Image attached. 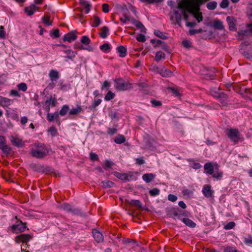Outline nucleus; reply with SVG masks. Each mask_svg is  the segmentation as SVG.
<instances>
[{
	"label": "nucleus",
	"instance_id": "f257e3e1",
	"mask_svg": "<svg viewBox=\"0 0 252 252\" xmlns=\"http://www.w3.org/2000/svg\"><path fill=\"white\" fill-rule=\"evenodd\" d=\"M59 208L67 213L72 214L73 215L80 216H85V214L82 212L81 209L79 208H74L68 203H63L59 206Z\"/></svg>",
	"mask_w": 252,
	"mask_h": 252
},
{
	"label": "nucleus",
	"instance_id": "f03ea898",
	"mask_svg": "<svg viewBox=\"0 0 252 252\" xmlns=\"http://www.w3.org/2000/svg\"><path fill=\"white\" fill-rule=\"evenodd\" d=\"M226 133L228 138L235 144L237 143L241 139V135L237 128H229L227 129Z\"/></svg>",
	"mask_w": 252,
	"mask_h": 252
},
{
	"label": "nucleus",
	"instance_id": "7ed1b4c3",
	"mask_svg": "<svg viewBox=\"0 0 252 252\" xmlns=\"http://www.w3.org/2000/svg\"><path fill=\"white\" fill-rule=\"evenodd\" d=\"M114 81L116 84L115 87L118 91H124L131 89L133 88L132 84L126 82L122 78H117L114 80Z\"/></svg>",
	"mask_w": 252,
	"mask_h": 252
},
{
	"label": "nucleus",
	"instance_id": "20e7f679",
	"mask_svg": "<svg viewBox=\"0 0 252 252\" xmlns=\"http://www.w3.org/2000/svg\"><path fill=\"white\" fill-rule=\"evenodd\" d=\"M15 219L17 220L16 223L17 224H13L11 226L10 230L12 232L18 234L24 231L27 228L26 223H23L22 220H18L17 216L15 217Z\"/></svg>",
	"mask_w": 252,
	"mask_h": 252
},
{
	"label": "nucleus",
	"instance_id": "39448f33",
	"mask_svg": "<svg viewBox=\"0 0 252 252\" xmlns=\"http://www.w3.org/2000/svg\"><path fill=\"white\" fill-rule=\"evenodd\" d=\"M113 174L116 177L124 182H129L132 180H136V179L132 172H129V173H121L115 171Z\"/></svg>",
	"mask_w": 252,
	"mask_h": 252
},
{
	"label": "nucleus",
	"instance_id": "423d86ee",
	"mask_svg": "<svg viewBox=\"0 0 252 252\" xmlns=\"http://www.w3.org/2000/svg\"><path fill=\"white\" fill-rule=\"evenodd\" d=\"M30 154L33 158L41 159L45 158L48 154V151L42 150L39 149H32Z\"/></svg>",
	"mask_w": 252,
	"mask_h": 252
},
{
	"label": "nucleus",
	"instance_id": "0eeeda50",
	"mask_svg": "<svg viewBox=\"0 0 252 252\" xmlns=\"http://www.w3.org/2000/svg\"><path fill=\"white\" fill-rule=\"evenodd\" d=\"M157 72L163 77H171L173 75V72L170 69L165 67L157 68Z\"/></svg>",
	"mask_w": 252,
	"mask_h": 252
},
{
	"label": "nucleus",
	"instance_id": "6e6552de",
	"mask_svg": "<svg viewBox=\"0 0 252 252\" xmlns=\"http://www.w3.org/2000/svg\"><path fill=\"white\" fill-rule=\"evenodd\" d=\"M177 216L176 218L179 220H182L183 217H189L190 216V213L187 210H183L179 209L178 207H176Z\"/></svg>",
	"mask_w": 252,
	"mask_h": 252
},
{
	"label": "nucleus",
	"instance_id": "1a4fd4ad",
	"mask_svg": "<svg viewBox=\"0 0 252 252\" xmlns=\"http://www.w3.org/2000/svg\"><path fill=\"white\" fill-rule=\"evenodd\" d=\"M76 32V31H72L64 34L63 38V41H67L69 42H71L72 41L76 40L77 38V35L75 34Z\"/></svg>",
	"mask_w": 252,
	"mask_h": 252
},
{
	"label": "nucleus",
	"instance_id": "9d476101",
	"mask_svg": "<svg viewBox=\"0 0 252 252\" xmlns=\"http://www.w3.org/2000/svg\"><path fill=\"white\" fill-rule=\"evenodd\" d=\"M92 233L94 239L97 243H99L103 241V235L98 230L96 229H93L92 230Z\"/></svg>",
	"mask_w": 252,
	"mask_h": 252
},
{
	"label": "nucleus",
	"instance_id": "9b49d317",
	"mask_svg": "<svg viewBox=\"0 0 252 252\" xmlns=\"http://www.w3.org/2000/svg\"><path fill=\"white\" fill-rule=\"evenodd\" d=\"M39 7L35 6L34 4H32L30 6L25 7L24 11L28 16L32 15L34 13L38 10Z\"/></svg>",
	"mask_w": 252,
	"mask_h": 252
},
{
	"label": "nucleus",
	"instance_id": "f8f14e48",
	"mask_svg": "<svg viewBox=\"0 0 252 252\" xmlns=\"http://www.w3.org/2000/svg\"><path fill=\"white\" fill-rule=\"evenodd\" d=\"M202 193L206 197L209 198L212 197L214 191L210 185H205L203 187Z\"/></svg>",
	"mask_w": 252,
	"mask_h": 252
},
{
	"label": "nucleus",
	"instance_id": "ddd939ff",
	"mask_svg": "<svg viewBox=\"0 0 252 252\" xmlns=\"http://www.w3.org/2000/svg\"><path fill=\"white\" fill-rule=\"evenodd\" d=\"M226 21L229 25V29L231 31H235L236 27L234 17L232 16L227 17Z\"/></svg>",
	"mask_w": 252,
	"mask_h": 252
},
{
	"label": "nucleus",
	"instance_id": "4468645a",
	"mask_svg": "<svg viewBox=\"0 0 252 252\" xmlns=\"http://www.w3.org/2000/svg\"><path fill=\"white\" fill-rule=\"evenodd\" d=\"M218 99H219V101L223 106H226L228 104V96L227 94L223 92H221Z\"/></svg>",
	"mask_w": 252,
	"mask_h": 252
},
{
	"label": "nucleus",
	"instance_id": "2eb2a0df",
	"mask_svg": "<svg viewBox=\"0 0 252 252\" xmlns=\"http://www.w3.org/2000/svg\"><path fill=\"white\" fill-rule=\"evenodd\" d=\"M49 76L52 81H57L59 78V73L58 71L51 69L49 73Z\"/></svg>",
	"mask_w": 252,
	"mask_h": 252
},
{
	"label": "nucleus",
	"instance_id": "dca6fc26",
	"mask_svg": "<svg viewBox=\"0 0 252 252\" xmlns=\"http://www.w3.org/2000/svg\"><path fill=\"white\" fill-rule=\"evenodd\" d=\"M10 141L12 144L17 147H22L24 145L21 139L11 136Z\"/></svg>",
	"mask_w": 252,
	"mask_h": 252
},
{
	"label": "nucleus",
	"instance_id": "f3484780",
	"mask_svg": "<svg viewBox=\"0 0 252 252\" xmlns=\"http://www.w3.org/2000/svg\"><path fill=\"white\" fill-rule=\"evenodd\" d=\"M166 212L167 213V215L169 217L172 218L174 219H177V212L176 207L167 208L166 209Z\"/></svg>",
	"mask_w": 252,
	"mask_h": 252
},
{
	"label": "nucleus",
	"instance_id": "a211bd4d",
	"mask_svg": "<svg viewBox=\"0 0 252 252\" xmlns=\"http://www.w3.org/2000/svg\"><path fill=\"white\" fill-rule=\"evenodd\" d=\"M173 14L175 16V19L176 21V24H177L179 26H182L181 21L183 18V15L181 13L179 12L178 11L176 10H173Z\"/></svg>",
	"mask_w": 252,
	"mask_h": 252
},
{
	"label": "nucleus",
	"instance_id": "6ab92c4d",
	"mask_svg": "<svg viewBox=\"0 0 252 252\" xmlns=\"http://www.w3.org/2000/svg\"><path fill=\"white\" fill-rule=\"evenodd\" d=\"M32 238V237L28 234H22L18 236H17L16 239L22 242H24L25 241H29L31 240Z\"/></svg>",
	"mask_w": 252,
	"mask_h": 252
},
{
	"label": "nucleus",
	"instance_id": "aec40b11",
	"mask_svg": "<svg viewBox=\"0 0 252 252\" xmlns=\"http://www.w3.org/2000/svg\"><path fill=\"white\" fill-rule=\"evenodd\" d=\"M64 53L66 54L64 57L71 61H73L76 55L77 54L76 52L73 51L71 50H65L63 51Z\"/></svg>",
	"mask_w": 252,
	"mask_h": 252
},
{
	"label": "nucleus",
	"instance_id": "412c9836",
	"mask_svg": "<svg viewBox=\"0 0 252 252\" xmlns=\"http://www.w3.org/2000/svg\"><path fill=\"white\" fill-rule=\"evenodd\" d=\"M204 170L207 174L212 175L214 171V168L211 162H207L204 166Z\"/></svg>",
	"mask_w": 252,
	"mask_h": 252
},
{
	"label": "nucleus",
	"instance_id": "4be33fe9",
	"mask_svg": "<svg viewBox=\"0 0 252 252\" xmlns=\"http://www.w3.org/2000/svg\"><path fill=\"white\" fill-rule=\"evenodd\" d=\"M155 177L156 175L153 173H146L143 175L142 179L146 183H149L152 182Z\"/></svg>",
	"mask_w": 252,
	"mask_h": 252
},
{
	"label": "nucleus",
	"instance_id": "5701e85b",
	"mask_svg": "<svg viewBox=\"0 0 252 252\" xmlns=\"http://www.w3.org/2000/svg\"><path fill=\"white\" fill-rule=\"evenodd\" d=\"M181 221L187 226L190 228H194L195 227L196 224V223L193 222L192 220H190L189 219L187 218H184L183 219H182Z\"/></svg>",
	"mask_w": 252,
	"mask_h": 252
},
{
	"label": "nucleus",
	"instance_id": "b1692460",
	"mask_svg": "<svg viewBox=\"0 0 252 252\" xmlns=\"http://www.w3.org/2000/svg\"><path fill=\"white\" fill-rule=\"evenodd\" d=\"M215 171V173L212 174V177L217 180H220L222 177L223 172L219 169V167L217 165Z\"/></svg>",
	"mask_w": 252,
	"mask_h": 252
},
{
	"label": "nucleus",
	"instance_id": "393cba45",
	"mask_svg": "<svg viewBox=\"0 0 252 252\" xmlns=\"http://www.w3.org/2000/svg\"><path fill=\"white\" fill-rule=\"evenodd\" d=\"M0 98L2 99V101H1V106L3 107H7L13 102V101L12 99L3 96H2V98Z\"/></svg>",
	"mask_w": 252,
	"mask_h": 252
},
{
	"label": "nucleus",
	"instance_id": "a878e982",
	"mask_svg": "<svg viewBox=\"0 0 252 252\" xmlns=\"http://www.w3.org/2000/svg\"><path fill=\"white\" fill-rule=\"evenodd\" d=\"M108 116L112 120H118L120 117V114L116 110L109 111Z\"/></svg>",
	"mask_w": 252,
	"mask_h": 252
},
{
	"label": "nucleus",
	"instance_id": "bb28decb",
	"mask_svg": "<svg viewBox=\"0 0 252 252\" xmlns=\"http://www.w3.org/2000/svg\"><path fill=\"white\" fill-rule=\"evenodd\" d=\"M45 104H48L49 106L52 107H54L57 104V99L55 97L54 98L52 96L48 98V99L45 102Z\"/></svg>",
	"mask_w": 252,
	"mask_h": 252
},
{
	"label": "nucleus",
	"instance_id": "cd10ccee",
	"mask_svg": "<svg viewBox=\"0 0 252 252\" xmlns=\"http://www.w3.org/2000/svg\"><path fill=\"white\" fill-rule=\"evenodd\" d=\"M126 203H127L128 204L133 205L140 209L142 208V203L139 200L132 199L131 200H129L126 199Z\"/></svg>",
	"mask_w": 252,
	"mask_h": 252
},
{
	"label": "nucleus",
	"instance_id": "c85d7f7f",
	"mask_svg": "<svg viewBox=\"0 0 252 252\" xmlns=\"http://www.w3.org/2000/svg\"><path fill=\"white\" fill-rule=\"evenodd\" d=\"M117 50L120 53L119 56L121 58L125 57L127 54V49L123 46H120L117 47Z\"/></svg>",
	"mask_w": 252,
	"mask_h": 252
},
{
	"label": "nucleus",
	"instance_id": "c756f323",
	"mask_svg": "<svg viewBox=\"0 0 252 252\" xmlns=\"http://www.w3.org/2000/svg\"><path fill=\"white\" fill-rule=\"evenodd\" d=\"M101 32L99 33V34L102 38H105L107 37L109 33V29L106 26H104L101 29Z\"/></svg>",
	"mask_w": 252,
	"mask_h": 252
},
{
	"label": "nucleus",
	"instance_id": "7c9ffc66",
	"mask_svg": "<svg viewBox=\"0 0 252 252\" xmlns=\"http://www.w3.org/2000/svg\"><path fill=\"white\" fill-rule=\"evenodd\" d=\"M100 49L105 53H109L111 51V47L108 43H105L99 47Z\"/></svg>",
	"mask_w": 252,
	"mask_h": 252
},
{
	"label": "nucleus",
	"instance_id": "2f4dec72",
	"mask_svg": "<svg viewBox=\"0 0 252 252\" xmlns=\"http://www.w3.org/2000/svg\"><path fill=\"white\" fill-rule=\"evenodd\" d=\"M79 3L85 7L86 9L85 13L86 14L89 13L92 7V5L86 0H81Z\"/></svg>",
	"mask_w": 252,
	"mask_h": 252
},
{
	"label": "nucleus",
	"instance_id": "473e14b6",
	"mask_svg": "<svg viewBox=\"0 0 252 252\" xmlns=\"http://www.w3.org/2000/svg\"><path fill=\"white\" fill-rule=\"evenodd\" d=\"M220 90V88H211V89H210V94L214 97L218 98L219 97V96H220V94H221V92H219Z\"/></svg>",
	"mask_w": 252,
	"mask_h": 252
},
{
	"label": "nucleus",
	"instance_id": "72a5a7b5",
	"mask_svg": "<svg viewBox=\"0 0 252 252\" xmlns=\"http://www.w3.org/2000/svg\"><path fill=\"white\" fill-rule=\"evenodd\" d=\"M82 111V107L81 106L77 105L76 108L71 109L69 111V115H76L79 114Z\"/></svg>",
	"mask_w": 252,
	"mask_h": 252
},
{
	"label": "nucleus",
	"instance_id": "f704fd0d",
	"mask_svg": "<svg viewBox=\"0 0 252 252\" xmlns=\"http://www.w3.org/2000/svg\"><path fill=\"white\" fill-rule=\"evenodd\" d=\"M125 141L126 138L122 134H119L114 139V142L118 144L124 143Z\"/></svg>",
	"mask_w": 252,
	"mask_h": 252
},
{
	"label": "nucleus",
	"instance_id": "c9c22d12",
	"mask_svg": "<svg viewBox=\"0 0 252 252\" xmlns=\"http://www.w3.org/2000/svg\"><path fill=\"white\" fill-rule=\"evenodd\" d=\"M69 108L68 105L65 104L63 105L61 109L59 111V114L60 115L63 116H65L67 113H69Z\"/></svg>",
	"mask_w": 252,
	"mask_h": 252
},
{
	"label": "nucleus",
	"instance_id": "e433bc0d",
	"mask_svg": "<svg viewBox=\"0 0 252 252\" xmlns=\"http://www.w3.org/2000/svg\"><path fill=\"white\" fill-rule=\"evenodd\" d=\"M213 26L215 29L219 30H222L224 29L223 23L220 20H218L215 21L214 22Z\"/></svg>",
	"mask_w": 252,
	"mask_h": 252
},
{
	"label": "nucleus",
	"instance_id": "4c0bfd02",
	"mask_svg": "<svg viewBox=\"0 0 252 252\" xmlns=\"http://www.w3.org/2000/svg\"><path fill=\"white\" fill-rule=\"evenodd\" d=\"M102 187L103 188H109L115 185V183L109 180H104L101 182Z\"/></svg>",
	"mask_w": 252,
	"mask_h": 252
},
{
	"label": "nucleus",
	"instance_id": "58836bf2",
	"mask_svg": "<svg viewBox=\"0 0 252 252\" xmlns=\"http://www.w3.org/2000/svg\"><path fill=\"white\" fill-rule=\"evenodd\" d=\"M154 33L156 36L161 39H166L168 38V36L165 35V33L159 30H155Z\"/></svg>",
	"mask_w": 252,
	"mask_h": 252
},
{
	"label": "nucleus",
	"instance_id": "ea45409f",
	"mask_svg": "<svg viewBox=\"0 0 252 252\" xmlns=\"http://www.w3.org/2000/svg\"><path fill=\"white\" fill-rule=\"evenodd\" d=\"M165 55L164 53H162L161 51H158L156 53L155 57V60L158 62H159L161 59H165Z\"/></svg>",
	"mask_w": 252,
	"mask_h": 252
},
{
	"label": "nucleus",
	"instance_id": "a19ab883",
	"mask_svg": "<svg viewBox=\"0 0 252 252\" xmlns=\"http://www.w3.org/2000/svg\"><path fill=\"white\" fill-rule=\"evenodd\" d=\"M204 78L206 80H212L215 75V72L214 70H211L204 74Z\"/></svg>",
	"mask_w": 252,
	"mask_h": 252
},
{
	"label": "nucleus",
	"instance_id": "79ce46f5",
	"mask_svg": "<svg viewBox=\"0 0 252 252\" xmlns=\"http://www.w3.org/2000/svg\"><path fill=\"white\" fill-rule=\"evenodd\" d=\"M43 166L41 165H38L36 164H32L31 165V167L35 171L40 172L42 173Z\"/></svg>",
	"mask_w": 252,
	"mask_h": 252
},
{
	"label": "nucleus",
	"instance_id": "37998d69",
	"mask_svg": "<svg viewBox=\"0 0 252 252\" xmlns=\"http://www.w3.org/2000/svg\"><path fill=\"white\" fill-rule=\"evenodd\" d=\"M218 3L215 1L209 2L206 5L207 8L210 10L215 9L217 6Z\"/></svg>",
	"mask_w": 252,
	"mask_h": 252
},
{
	"label": "nucleus",
	"instance_id": "c03bdc74",
	"mask_svg": "<svg viewBox=\"0 0 252 252\" xmlns=\"http://www.w3.org/2000/svg\"><path fill=\"white\" fill-rule=\"evenodd\" d=\"M101 23L100 19L97 16H94V22L92 27H97Z\"/></svg>",
	"mask_w": 252,
	"mask_h": 252
},
{
	"label": "nucleus",
	"instance_id": "a18cd8bd",
	"mask_svg": "<svg viewBox=\"0 0 252 252\" xmlns=\"http://www.w3.org/2000/svg\"><path fill=\"white\" fill-rule=\"evenodd\" d=\"M115 94L111 91H109L104 97V100L105 101H109L114 98Z\"/></svg>",
	"mask_w": 252,
	"mask_h": 252
},
{
	"label": "nucleus",
	"instance_id": "49530a36",
	"mask_svg": "<svg viewBox=\"0 0 252 252\" xmlns=\"http://www.w3.org/2000/svg\"><path fill=\"white\" fill-rule=\"evenodd\" d=\"M135 26L141 30V31L143 32H146L147 29L145 28L143 24L139 21H138L135 24Z\"/></svg>",
	"mask_w": 252,
	"mask_h": 252
},
{
	"label": "nucleus",
	"instance_id": "de8ad7c7",
	"mask_svg": "<svg viewBox=\"0 0 252 252\" xmlns=\"http://www.w3.org/2000/svg\"><path fill=\"white\" fill-rule=\"evenodd\" d=\"M102 100L101 99H97V100L94 101L92 105L89 106V109L91 110L94 109L95 107L98 106L101 102Z\"/></svg>",
	"mask_w": 252,
	"mask_h": 252
},
{
	"label": "nucleus",
	"instance_id": "09e8293b",
	"mask_svg": "<svg viewBox=\"0 0 252 252\" xmlns=\"http://www.w3.org/2000/svg\"><path fill=\"white\" fill-rule=\"evenodd\" d=\"M54 169L49 166H43L42 173L49 174L53 172Z\"/></svg>",
	"mask_w": 252,
	"mask_h": 252
},
{
	"label": "nucleus",
	"instance_id": "8fccbe9b",
	"mask_svg": "<svg viewBox=\"0 0 252 252\" xmlns=\"http://www.w3.org/2000/svg\"><path fill=\"white\" fill-rule=\"evenodd\" d=\"M50 35L54 38H58L60 36L59 30L58 29H55L53 31H50Z\"/></svg>",
	"mask_w": 252,
	"mask_h": 252
},
{
	"label": "nucleus",
	"instance_id": "3c124183",
	"mask_svg": "<svg viewBox=\"0 0 252 252\" xmlns=\"http://www.w3.org/2000/svg\"><path fill=\"white\" fill-rule=\"evenodd\" d=\"M114 163L108 159L106 160L104 163L103 168L105 170H107L108 168H111Z\"/></svg>",
	"mask_w": 252,
	"mask_h": 252
},
{
	"label": "nucleus",
	"instance_id": "603ef678",
	"mask_svg": "<svg viewBox=\"0 0 252 252\" xmlns=\"http://www.w3.org/2000/svg\"><path fill=\"white\" fill-rule=\"evenodd\" d=\"M80 41L82 44L88 45L91 42V40L88 36L84 35L81 37Z\"/></svg>",
	"mask_w": 252,
	"mask_h": 252
},
{
	"label": "nucleus",
	"instance_id": "864d4df0",
	"mask_svg": "<svg viewBox=\"0 0 252 252\" xmlns=\"http://www.w3.org/2000/svg\"><path fill=\"white\" fill-rule=\"evenodd\" d=\"M123 243L124 244L131 243L132 245L138 246V245L137 244V242L134 240L130 239L129 238L123 239Z\"/></svg>",
	"mask_w": 252,
	"mask_h": 252
},
{
	"label": "nucleus",
	"instance_id": "5fc2aeb1",
	"mask_svg": "<svg viewBox=\"0 0 252 252\" xmlns=\"http://www.w3.org/2000/svg\"><path fill=\"white\" fill-rule=\"evenodd\" d=\"M160 193V190L158 188H154L149 191L150 194L152 196L158 195Z\"/></svg>",
	"mask_w": 252,
	"mask_h": 252
},
{
	"label": "nucleus",
	"instance_id": "6e6d98bb",
	"mask_svg": "<svg viewBox=\"0 0 252 252\" xmlns=\"http://www.w3.org/2000/svg\"><path fill=\"white\" fill-rule=\"evenodd\" d=\"M244 243L247 246H252V237L251 235H249L248 237L245 238L244 240Z\"/></svg>",
	"mask_w": 252,
	"mask_h": 252
},
{
	"label": "nucleus",
	"instance_id": "4d7b16f0",
	"mask_svg": "<svg viewBox=\"0 0 252 252\" xmlns=\"http://www.w3.org/2000/svg\"><path fill=\"white\" fill-rule=\"evenodd\" d=\"M50 16H48L47 17H46L45 16H44L42 18V21L46 26L52 25V22L50 21Z\"/></svg>",
	"mask_w": 252,
	"mask_h": 252
},
{
	"label": "nucleus",
	"instance_id": "13d9d810",
	"mask_svg": "<svg viewBox=\"0 0 252 252\" xmlns=\"http://www.w3.org/2000/svg\"><path fill=\"white\" fill-rule=\"evenodd\" d=\"M151 103L152 104V106L155 107H159L162 105V102L161 101L157 100L154 99L151 100Z\"/></svg>",
	"mask_w": 252,
	"mask_h": 252
},
{
	"label": "nucleus",
	"instance_id": "bf43d9fd",
	"mask_svg": "<svg viewBox=\"0 0 252 252\" xmlns=\"http://www.w3.org/2000/svg\"><path fill=\"white\" fill-rule=\"evenodd\" d=\"M206 32V31L202 30V29H199L198 30L192 29V30H189V33L190 35H193L195 34L196 33H201V32Z\"/></svg>",
	"mask_w": 252,
	"mask_h": 252
},
{
	"label": "nucleus",
	"instance_id": "052dcab7",
	"mask_svg": "<svg viewBox=\"0 0 252 252\" xmlns=\"http://www.w3.org/2000/svg\"><path fill=\"white\" fill-rule=\"evenodd\" d=\"M229 1L228 0H222L220 4V6L221 8L225 9L229 6Z\"/></svg>",
	"mask_w": 252,
	"mask_h": 252
},
{
	"label": "nucleus",
	"instance_id": "680f3d73",
	"mask_svg": "<svg viewBox=\"0 0 252 252\" xmlns=\"http://www.w3.org/2000/svg\"><path fill=\"white\" fill-rule=\"evenodd\" d=\"M235 226V223L234 221H230L224 225V228L225 230L231 229Z\"/></svg>",
	"mask_w": 252,
	"mask_h": 252
},
{
	"label": "nucleus",
	"instance_id": "e2e57ef3",
	"mask_svg": "<svg viewBox=\"0 0 252 252\" xmlns=\"http://www.w3.org/2000/svg\"><path fill=\"white\" fill-rule=\"evenodd\" d=\"M194 17L196 19L198 22H200L203 20V17L202 16V13L200 12H195L193 13Z\"/></svg>",
	"mask_w": 252,
	"mask_h": 252
},
{
	"label": "nucleus",
	"instance_id": "0e129e2a",
	"mask_svg": "<svg viewBox=\"0 0 252 252\" xmlns=\"http://www.w3.org/2000/svg\"><path fill=\"white\" fill-rule=\"evenodd\" d=\"M48 131L50 132L52 136H55L58 133L56 128L54 126H51L49 128Z\"/></svg>",
	"mask_w": 252,
	"mask_h": 252
},
{
	"label": "nucleus",
	"instance_id": "69168bd1",
	"mask_svg": "<svg viewBox=\"0 0 252 252\" xmlns=\"http://www.w3.org/2000/svg\"><path fill=\"white\" fill-rule=\"evenodd\" d=\"M0 149L1 150L2 152L6 154H9L11 150V148L6 144L2 146L1 148H0Z\"/></svg>",
	"mask_w": 252,
	"mask_h": 252
},
{
	"label": "nucleus",
	"instance_id": "338daca9",
	"mask_svg": "<svg viewBox=\"0 0 252 252\" xmlns=\"http://www.w3.org/2000/svg\"><path fill=\"white\" fill-rule=\"evenodd\" d=\"M63 82L64 81L62 80L59 82V85L61 86V89L62 90L67 91L69 87L67 84H64Z\"/></svg>",
	"mask_w": 252,
	"mask_h": 252
},
{
	"label": "nucleus",
	"instance_id": "774afa93",
	"mask_svg": "<svg viewBox=\"0 0 252 252\" xmlns=\"http://www.w3.org/2000/svg\"><path fill=\"white\" fill-rule=\"evenodd\" d=\"M17 87L20 91L25 92L27 90V86L26 83H21L18 85Z\"/></svg>",
	"mask_w": 252,
	"mask_h": 252
}]
</instances>
